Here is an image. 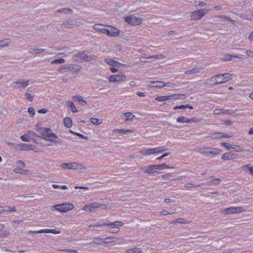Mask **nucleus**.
<instances>
[{"instance_id":"obj_2","label":"nucleus","mask_w":253,"mask_h":253,"mask_svg":"<svg viewBox=\"0 0 253 253\" xmlns=\"http://www.w3.org/2000/svg\"><path fill=\"white\" fill-rule=\"evenodd\" d=\"M93 55H88L86 54L85 51H83L74 55L72 58L77 62H89L94 59Z\"/></svg>"},{"instance_id":"obj_39","label":"nucleus","mask_w":253,"mask_h":253,"mask_svg":"<svg viewBox=\"0 0 253 253\" xmlns=\"http://www.w3.org/2000/svg\"><path fill=\"white\" fill-rule=\"evenodd\" d=\"M73 98L75 99L76 101H78L79 103H84V105L87 104L86 101L85 100H84V99H83V97L81 95H77L74 96H73Z\"/></svg>"},{"instance_id":"obj_4","label":"nucleus","mask_w":253,"mask_h":253,"mask_svg":"<svg viewBox=\"0 0 253 253\" xmlns=\"http://www.w3.org/2000/svg\"><path fill=\"white\" fill-rule=\"evenodd\" d=\"M211 9L202 8L192 11L190 14V18L191 20H199L205 15Z\"/></svg>"},{"instance_id":"obj_57","label":"nucleus","mask_w":253,"mask_h":253,"mask_svg":"<svg viewBox=\"0 0 253 253\" xmlns=\"http://www.w3.org/2000/svg\"><path fill=\"white\" fill-rule=\"evenodd\" d=\"M177 122L181 123H184L186 121V117H180L177 118L176 120Z\"/></svg>"},{"instance_id":"obj_51","label":"nucleus","mask_w":253,"mask_h":253,"mask_svg":"<svg viewBox=\"0 0 253 253\" xmlns=\"http://www.w3.org/2000/svg\"><path fill=\"white\" fill-rule=\"evenodd\" d=\"M8 41L9 40L7 39L0 40V46L3 47L8 45Z\"/></svg>"},{"instance_id":"obj_22","label":"nucleus","mask_w":253,"mask_h":253,"mask_svg":"<svg viewBox=\"0 0 253 253\" xmlns=\"http://www.w3.org/2000/svg\"><path fill=\"white\" fill-rule=\"evenodd\" d=\"M91 211H93L94 210L97 209L99 208H101L102 209H106L107 208V206L106 205L104 204H100L99 203H93L89 204Z\"/></svg>"},{"instance_id":"obj_27","label":"nucleus","mask_w":253,"mask_h":253,"mask_svg":"<svg viewBox=\"0 0 253 253\" xmlns=\"http://www.w3.org/2000/svg\"><path fill=\"white\" fill-rule=\"evenodd\" d=\"M72 23L73 26H76L77 27L82 26L83 25V23L81 21H76L73 20H68L65 21L63 24H69V23Z\"/></svg>"},{"instance_id":"obj_48","label":"nucleus","mask_w":253,"mask_h":253,"mask_svg":"<svg viewBox=\"0 0 253 253\" xmlns=\"http://www.w3.org/2000/svg\"><path fill=\"white\" fill-rule=\"evenodd\" d=\"M165 58V56L162 54L154 55L147 57V58H154L155 59H163Z\"/></svg>"},{"instance_id":"obj_30","label":"nucleus","mask_w":253,"mask_h":253,"mask_svg":"<svg viewBox=\"0 0 253 253\" xmlns=\"http://www.w3.org/2000/svg\"><path fill=\"white\" fill-rule=\"evenodd\" d=\"M157 170L155 167L154 165H151L147 166V169H146V173L148 174H153L155 172H156Z\"/></svg>"},{"instance_id":"obj_42","label":"nucleus","mask_w":253,"mask_h":253,"mask_svg":"<svg viewBox=\"0 0 253 253\" xmlns=\"http://www.w3.org/2000/svg\"><path fill=\"white\" fill-rule=\"evenodd\" d=\"M105 61L108 64L112 66H115L118 64H120V63L118 61L111 59H107Z\"/></svg>"},{"instance_id":"obj_64","label":"nucleus","mask_w":253,"mask_h":253,"mask_svg":"<svg viewBox=\"0 0 253 253\" xmlns=\"http://www.w3.org/2000/svg\"><path fill=\"white\" fill-rule=\"evenodd\" d=\"M28 111L30 114L32 115V116H34L35 114V109L33 107H29L28 109Z\"/></svg>"},{"instance_id":"obj_44","label":"nucleus","mask_w":253,"mask_h":253,"mask_svg":"<svg viewBox=\"0 0 253 253\" xmlns=\"http://www.w3.org/2000/svg\"><path fill=\"white\" fill-rule=\"evenodd\" d=\"M90 121L93 124L95 125H99L103 123L102 120H101L100 119L94 118H91Z\"/></svg>"},{"instance_id":"obj_63","label":"nucleus","mask_w":253,"mask_h":253,"mask_svg":"<svg viewBox=\"0 0 253 253\" xmlns=\"http://www.w3.org/2000/svg\"><path fill=\"white\" fill-rule=\"evenodd\" d=\"M158 213L159 215H166L168 214H172V213H170L169 212L166 210H163V211L158 212Z\"/></svg>"},{"instance_id":"obj_54","label":"nucleus","mask_w":253,"mask_h":253,"mask_svg":"<svg viewBox=\"0 0 253 253\" xmlns=\"http://www.w3.org/2000/svg\"><path fill=\"white\" fill-rule=\"evenodd\" d=\"M186 223V220L182 218H178L171 222V223Z\"/></svg>"},{"instance_id":"obj_8","label":"nucleus","mask_w":253,"mask_h":253,"mask_svg":"<svg viewBox=\"0 0 253 253\" xmlns=\"http://www.w3.org/2000/svg\"><path fill=\"white\" fill-rule=\"evenodd\" d=\"M62 167L64 169H83L85 170L86 167L82 164L78 163L76 162H71L68 163H63L61 165Z\"/></svg>"},{"instance_id":"obj_24","label":"nucleus","mask_w":253,"mask_h":253,"mask_svg":"<svg viewBox=\"0 0 253 253\" xmlns=\"http://www.w3.org/2000/svg\"><path fill=\"white\" fill-rule=\"evenodd\" d=\"M169 100H177V99H184L185 95L184 94H174L168 96Z\"/></svg>"},{"instance_id":"obj_34","label":"nucleus","mask_w":253,"mask_h":253,"mask_svg":"<svg viewBox=\"0 0 253 253\" xmlns=\"http://www.w3.org/2000/svg\"><path fill=\"white\" fill-rule=\"evenodd\" d=\"M175 177V175L173 176L171 173H167L162 176V178L164 180L171 181L174 180L173 178Z\"/></svg>"},{"instance_id":"obj_50","label":"nucleus","mask_w":253,"mask_h":253,"mask_svg":"<svg viewBox=\"0 0 253 253\" xmlns=\"http://www.w3.org/2000/svg\"><path fill=\"white\" fill-rule=\"evenodd\" d=\"M125 116L126 117V121H129L134 117V115L131 112H126L125 113Z\"/></svg>"},{"instance_id":"obj_37","label":"nucleus","mask_w":253,"mask_h":253,"mask_svg":"<svg viewBox=\"0 0 253 253\" xmlns=\"http://www.w3.org/2000/svg\"><path fill=\"white\" fill-rule=\"evenodd\" d=\"M242 169L245 171L247 172L249 171L252 174H253V167H252L250 164L243 166Z\"/></svg>"},{"instance_id":"obj_56","label":"nucleus","mask_w":253,"mask_h":253,"mask_svg":"<svg viewBox=\"0 0 253 253\" xmlns=\"http://www.w3.org/2000/svg\"><path fill=\"white\" fill-rule=\"evenodd\" d=\"M108 223H106V222H99V223H95V224H91V225H90L89 226V227H98V226H104V225H106V224H107Z\"/></svg>"},{"instance_id":"obj_15","label":"nucleus","mask_w":253,"mask_h":253,"mask_svg":"<svg viewBox=\"0 0 253 253\" xmlns=\"http://www.w3.org/2000/svg\"><path fill=\"white\" fill-rule=\"evenodd\" d=\"M108 25H104L101 24H95L93 25V29L97 32L105 34Z\"/></svg>"},{"instance_id":"obj_40","label":"nucleus","mask_w":253,"mask_h":253,"mask_svg":"<svg viewBox=\"0 0 253 253\" xmlns=\"http://www.w3.org/2000/svg\"><path fill=\"white\" fill-rule=\"evenodd\" d=\"M126 253H141L142 251L140 248L135 247L133 249L126 250Z\"/></svg>"},{"instance_id":"obj_18","label":"nucleus","mask_w":253,"mask_h":253,"mask_svg":"<svg viewBox=\"0 0 253 253\" xmlns=\"http://www.w3.org/2000/svg\"><path fill=\"white\" fill-rule=\"evenodd\" d=\"M210 80V81L213 83V85H218L224 83V81H223L221 75L220 74H218L211 77Z\"/></svg>"},{"instance_id":"obj_55","label":"nucleus","mask_w":253,"mask_h":253,"mask_svg":"<svg viewBox=\"0 0 253 253\" xmlns=\"http://www.w3.org/2000/svg\"><path fill=\"white\" fill-rule=\"evenodd\" d=\"M16 165L17 168H24L26 167L25 163L21 160L17 161L16 163Z\"/></svg>"},{"instance_id":"obj_41","label":"nucleus","mask_w":253,"mask_h":253,"mask_svg":"<svg viewBox=\"0 0 253 253\" xmlns=\"http://www.w3.org/2000/svg\"><path fill=\"white\" fill-rule=\"evenodd\" d=\"M116 238L115 237H107L104 239H103V243L104 244H107V243H115L116 242Z\"/></svg>"},{"instance_id":"obj_45","label":"nucleus","mask_w":253,"mask_h":253,"mask_svg":"<svg viewBox=\"0 0 253 253\" xmlns=\"http://www.w3.org/2000/svg\"><path fill=\"white\" fill-rule=\"evenodd\" d=\"M31 92L30 90H27V92L25 93V96L26 98V99L30 101H32L34 99V96H33V95H32L30 92Z\"/></svg>"},{"instance_id":"obj_59","label":"nucleus","mask_w":253,"mask_h":253,"mask_svg":"<svg viewBox=\"0 0 253 253\" xmlns=\"http://www.w3.org/2000/svg\"><path fill=\"white\" fill-rule=\"evenodd\" d=\"M82 210L83 211H88V212H91L92 211H91V208H90V205H85L84 206Z\"/></svg>"},{"instance_id":"obj_12","label":"nucleus","mask_w":253,"mask_h":253,"mask_svg":"<svg viewBox=\"0 0 253 253\" xmlns=\"http://www.w3.org/2000/svg\"><path fill=\"white\" fill-rule=\"evenodd\" d=\"M29 84V81L28 80L19 79L17 81L12 83V86L15 88H19L21 87L25 88Z\"/></svg>"},{"instance_id":"obj_21","label":"nucleus","mask_w":253,"mask_h":253,"mask_svg":"<svg viewBox=\"0 0 253 253\" xmlns=\"http://www.w3.org/2000/svg\"><path fill=\"white\" fill-rule=\"evenodd\" d=\"M237 155L231 153H225L222 155L221 159L223 160H232L237 158Z\"/></svg>"},{"instance_id":"obj_29","label":"nucleus","mask_w":253,"mask_h":253,"mask_svg":"<svg viewBox=\"0 0 253 253\" xmlns=\"http://www.w3.org/2000/svg\"><path fill=\"white\" fill-rule=\"evenodd\" d=\"M217 17L220 18L221 21L222 22L231 23L232 24H234L235 23L234 20L225 15H219Z\"/></svg>"},{"instance_id":"obj_19","label":"nucleus","mask_w":253,"mask_h":253,"mask_svg":"<svg viewBox=\"0 0 253 253\" xmlns=\"http://www.w3.org/2000/svg\"><path fill=\"white\" fill-rule=\"evenodd\" d=\"M32 145L31 144L20 143L16 144V146L15 147L20 151H30L33 149L32 148Z\"/></svg>"},{"instance_id":"obj_49","label":"nucleus","mask_w":253,"mask_h":253,"mask_svg":"<svg viewBox=\"0 0 253 253\" xmlns=\"http://www.w3.org/2000/svg\"><path fill=\"white\" fill-rule=\"evenodd\" d=\"M65 60L63 58L57 59L53 60L51 64H62L65 62Z\"/></svg>"},{"instance_id":"obj_47","label":"nucleus","mask_w":253,"mask_h":253,"mask_svg":"<svg viewBox=\"0 0 253 253\" xmlns=\"http://www.w3.org/2000/svg\"><path fill=\"white\" fill-rule=\"evenodd\" d=\"M155 100L160 102H162L169 100V98L168 96H159L155 98Z\"/></svg>"},{"instance_id":"obj_3","label":"nucleus","mask_w":253,"mask_h":253,"mask_svg":"<svg viewBox=\"0 0 253 253\" xmlns=\"http://www.w3.org/2000/svg\"><path fill=\"white\" fill-rule=\"evenodd\" d=\"M81 66L77 64H69L60 66L58 69L57 71L60 73H64L67 72H78L81 69Z\"/></svg>"},{"instance_id":"obj_6","label":"nucleus","mask_w":253,"mask_h":253,"mask_svg":"<svg viewBox=\"0 0 253 253\" xmlns=\"http://www.w3.org/2000/svg\"><path fill=\"white\" fill-rule=\"evenodd\" d=\"M74 208V205L71 203L58 204L51 207V210H55L62 213L72 210Z\"/></svg>"},{"instance_id":"obj_9","label":"nucleus","mask_w":253,"mask_h":253,"mask_svg":"<svg viewBox=\"0 0 253 253\" xmlns=\"http://www.w3.org/2000/svg\"><path fill=\"white\" fill-rule=\"evenodd\" d=\"M124 223L122 221H116L114 222L108 223L106 226H113L111 227L108 231L110 233H117L120 232V229L119 227L122 226Z\"/></svg>"},{"instance_id":"obj_32","label":"nucleus","mask_w":253,"mask_h":253,"mask_svg":"<svg viewBox=\"0 0 253 253\" xmlns=\"http://www.w3.org/2000/svg\"><path fill=\"white\" fill-rule=\"evenodd\" d=\"M56 12L57 13H64V14H68V13H70V14H72L73 13V10L71 8H61V9H58L56 11Z\"/></svg>"},{"instance_id":"obj_23","label":"nucleus","mask_w":253,"mask_h":253,"mask_svg":"<svg viewBox=\"0 0 253 253\" xmlns=\"http://www.w3.org/2000/svg\"><path fill=\"white\" fill-rule=\"evenodd\" d=\"M203 70L202 67L201 66L196 67L192 68L191 70L186 71L184 73L186 74H193L199 73Z\"/></svg>"},{"instance_id":"obj_11","label":"nucleus","mask_w":253,"mask_h":253,"mask_svg":"<svg viewBox=\"0 0 253 253\" xmlns=\"http://www.w3.org/2000/svg\"><path fill=\"white\" fill-rule=\"evenodd\" d=\"M120 30L112 26L108 25L105 35L111 37H117L120 34Z\"/></svg>"},{"instance_id":"obj_20","label":"nucleus","mask_w":253,"mask_h":253,"mask_svg":"<svg viewBox=\"0 0 253 253\" xmlns=\"http://www.w3.org/2000/svg\"><path fill=\"white\" fill-rule=\"evenodd\" d=\"M165 83L161 81H153L151 82L147 85L149 87H156V88H162L164 87Z\"/></svg>"},{"instance_id":"obj_7","label":"nucleus","mask_w":253,"mask_h":253,"mask_svg":"<svg viewBox=\"0 0 253 253\" xmlns=\"http://www.w3.org/2000/svg\"><path fill=\"white\" fill-rule=\"evenodd\" d=\"M167 148L164 146L156 147L155 148H150L148 149H142L139 151V153L142 156H147L155 153L163 152L167 150Z\"/></svg>"},{"instance_id":"obj_53","label":"nucleus","mask_w":253,"mask_h":253,"mask_svg":"<svg viewBox=\"0 0 253 253\" xmlns=\"http://www.w3.org/2000/svg\"><path fill=\"white\" fill-rule=\"evenodd\" d=\"M232 57H234L231 54H225L223 57L221 58L222 61H230L231 60Z\"/></svg>"},{"instance_id":"obj_28","label":"nucleus","mask_w":253,"mask_h":253,"mask_svg":"<svg viewBox=\"0 0 253 253\" xmlns=\"http://www.w3.org/2000/svg\"><path fill=\"white\" fill-rule=\"evenodd\" d=\"M13 171L15 173L22 174H29L30 173V170L27 169H23L22 168H16L13 169Z\"/></svg>"},{"instance_id":"obj_17","label":"nucleus","mask_w":253,"mask_h":253,"mask_svg":"<svg viewBox=\"0 0 253 253\" xmlns=\"http://www.w3.org/2000/svg\"><path fill=\"white\" fill-rule=\"evenodd\" d=\"M209 137L213 139H219L221 138H230L232 137V135L230 134H224L222 132H215L211 134Z\"/></svg>"},{"instance_id":"obj_38","label":"nucleus","mask_w":253,"mask_h":253,"mask_svg":"<svg viewBox=\"0 0 253 253\" xmlns=\"http://www.w3.org/2000/svg\"><path fill=\"white\" fill-rule=\"evenodd\" d=\"M103 243V239L100 237L94 238L89 244H101Z\"/></svg>"},{"instance_id":"obj_26","label":"nucleus","mask_w":253,"mask_h":253,"mask_svg":"<svg viewBox=\"0 0 253 253\" xmlns=\"http://www.w3.org/2000/svg\"><path fill=\"white\" fill-rule=\"evenodd\" d=\"M209 183L213 185H218L221 182V179L219 178H214L213 176H211L209 178Z\"/></svg>"},{"instance_id":"obj_31","label":"nucleus","mask_w":253,"mask_h":253,"mask_svg":"<svg viewBox=\"0 0 253 253\" xmlns=\"http://www.w3.org/2000/svg\"><path fill=\"white\" fill-rule=\"evenodd\" d=\"M155 167L156 168V170H161L163 169L164 168L165 169H175V167H169L167 165H166L165 164H162L160 165H154Z\"/></svg>"},{"instance_id":"obj_16","label":"nucleus","mask_w":253,"mask_h":253,"mask_svg":"<svg viewBox=\"0 0 253 253\" xmlns=\"http://www.w3.org/2000/svg\"><path fill=\"white\" fill-rule=\"evenodd\" d=\"M125 79L126 76L123 74L116 75L111 76L109 78V81L110 82H120L125 81Z\"/></svg>"},{"instance_id":"obj_36","label":"nucleus","mask_w":253,"mask_h":253,"mask_svg":"<svg viewBox=\"0 0 253 253\" xmlns=\"http://www.w3.org/2000/svg\"><path fill=\"white\" fill-rule=\"evenodd\" d=\"M223 81L224 83L228 81H229L232 78V74L229 73H224L221 74Z\"/></svg>"},{"instance_id":"obj_14","label":"nucleus","mask_w":253,"mask_h":253,"mask_svg":"<svg viewBox=\"0 0 253 253\" xmlns=\"http://www.w3.org/2000/svg\"><path fill=\"white\" fill-rule=\"evenodd\" d=\"M242 211V207H230L223 209L222 211V213L228 214L240 212Z\"/></svg>"},{"instance_id":"obj_5","label":"nucleus","mask_w":253,"mask_h":253,"mask_svg":"<svg viewBox=\"0 0 253 253\" xmlns=\"http://www.w3.org/2000/svg\"><path fill=\"white\" fill-rule=\"evenodd\" d=\"M221 150L215 148L204 147L200 148L199 152L207 156L214 157L221 152Z\"/></svg>"},{"instance_id":"obj_13","label":"nucleus","mask_w":253,"mask_h":253,"mask_svg":"<svg viewBox=\"0 0 253 253\" xmlns=\"http://www.w3.org/2000/svg\"><path fill=\"white\" fill-rule=\"evenodd\" d=\"M220 144L222 146L225 147V148L228 150H232L236 152H242L244 151V150L239 145L232 146V145L226 142H222Z\"/></svg>"},{"instance_id":"obj_52","label":"nucleus","mask_w":253,"mask_h":253,"mask_svg":"<svg viewBox=\"0 0 253 253\" xmlns=\"http://www.w3.org/2000/svg\"><path fill=\"white\" fill-rule=\"evenodd\" d=\"M240 17L243 19L248 20L250 21L252 20V17H251V14L250 15H247L242 13L240 15Z\"/></svg>"},{"instance_id":"obj_62","label":"nucleus","mask_w":253,"mask_h":253,"mask_svg":"<svg viewBox=\"0 0 253 253\" xmlns=\"http://www.w3.org/2000/svg\"><path fill=\"white\" fill-rule=\"evenodd\" d=\"M246 54L248 57L253 58V51L251 50H247L246 51Z\"/></svg>"},{"instance_id":"obj_60","label":"nucleus","mask_w":253,"mask_h":253,"mask_svg":"<svg viewBox=\"0 0 253 253\" xmlns=\"http://www.w3.org/2000/svg\"><path fill=\"white\" fill-rule=\"evenodd\" d=\"M20 138L23 141L28 142L30 141V138L26 134L22 135Z\"/></svg>"},{"instance_id":"obj_58","label":"nucleus","mask_w":253,"mask_h":253,"mask_svg":"<svg viewBox=\"0 0 253 253\" xmlns=\"http://www.w3.org/2000/svg\"><path fill=\"white\" fill-rule=\"evenodd\" d=\"M60 251L62 252H68V253H78V251L76 250H73V249H62V250H59Z\"/></svg>"},{"instance_id":"obj_61","label":"nucleus","mask_w":253,"mask_h":253,"mask_svg":"<svg viewBox=\"0 0 253 253\" xmlns=\"http://www.w3.org/2000/svg\"><path fill=\"white\" fill-rule=\"evenodd\" d=\"M1 235V236L0 238L6 237L10 235V232L7 230H4Z\"/></svg>"},{"instance_id":"obj_25","label":"nucleus","mask_w":253,"mask_h":253,"mask_svg":"<svg viewBox=\"0 0 253 253\" xmlns=\"http://www.w3.org/2000/svg\"><path fill=\"white\" fill-rule=\"evenodd\" d=\"M45 51V49L42 48H31L29 50V53L33 55H37L42 54Z\"/></svg>"},{"instance_id":"obj_35","label":"nucleus","mask_w":253,"mask_h":253,"mask_svg":"<svg viewBox=\"0 0 253 253\" xmlns=\"http://www.w3.org/2000/svg\"><path fill=\"white\" fill-rule=\"evenodd\" d=\"M66 104L68 106L71 108V111L73 113H77L78 112V110L76 108L74 104L71 101H66Z\"/></svg>"},{"instance_id":"obj_33","label":"nucleus","mask_w":253,"mask_h":253,"mask_svg":"<svg viewBox=\"0 0 253 253\" xmlns=\"http://www.w3.org/2000/svg\"><path fill=\"white\" fill-rule=\"evenodd\" d=\"M64 124L68 128H70L73 125L72 121L69 117H66L64 119Z\"/></svg>"},{"instance_id":"obj_10","label":"nucleus","mask_w":253,"mask_h":253,"mask_svg":"<svg viewBox=\"0 0 253 253\" xmlns=\"http://www.w3.org/2000/svg\"><path fill=\"white\" fill-rule=\"evenodd\" d=\"M125 20L130 25L134 26L139 25L142 23V19L141 18H137L132 15L126 16L125 18Z\"/></svg>"},{"instance_id":"obj_46","label":"nucleus","mask_w":253,"mask_h":253,"mask_svg":"<svg viewBox=\"0 0 253 253\" xmlns=\"http://www.w3.org/2000/svg\"><path fill=\"white\" fill-rule=\"evenodd\" d=\"M50 232H51L50 229H42L40 230L35 231H31L30 233H50Z\"/></svg>"},{"instance_id":"obj_43","label":"nucleus","mask_w":253,"mask_h":253,"mask_svg":"<svg viewBox=\"0 0 253 253\" xmlns=\"http://www.w3.org/2000/svg\"><path fill=\"white\" fill-rule=\"evenodd\" d=\"M112 131L116 133H120V134H126L128 132H132V130H125V129H115L112 130Z\"/></svg>"},{"instance_id":"obj_1","label":"nucleus","mask_w":253,"mask_h":253,"mask_svg":"<svg viewBox=\"0 0 253 253\" xmlns=\"http://www.w3.org/2000/svg\"><path fill=\"white\" fill-rule=\"evenodd\" d=\"M38 131L42 135V137L46 140L50 141L52 142H58L59 143L62 142L61 141L59 140V139H58V140L56 139L58 138L57 136L55 133H52L51 129L49 128H40Z\"/></svg>"}]
</instances>
